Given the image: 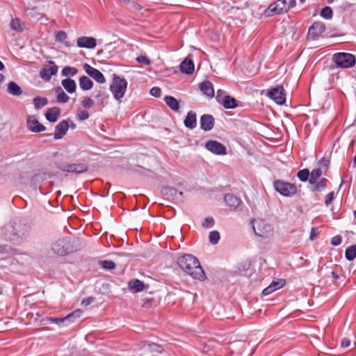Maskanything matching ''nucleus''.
Segmentation results:
<instances>
[{
    "label": "nucleus",
    "mask_w": 356,
    "mask_h": 356,
    "mask_svg": "<svg viewBox=\"0 0 356 356\" xmlns=\"http://www.w3.org/2000/svg\"><path fill=\"white\" fill-rule=\"evenodd\" d=\"M178 264L182 270L193 279L200 281H204L206 279V274L199 260L193 255L186 254L179 257Z\"/></svg>",
    "instance_id": "nucleus-1"
},
{
    "label": "nucleus",
    "mask_w": 356,
    "mask_h": 356,
    "mask_svg": "<svg viewBox=\"0 0 356 356\" xmlns=\"http://www.w3.org/2000/svg\"><path fill=\"white\" fill-rule=\"evenodd\" d=\"M296 0H277L271 3L264 10L266 17H272L286 13L289 9L295 7Z\"/></svg>",
    "instance_id": "nucleus-2"
},
{
    "label": "nucleus",
    "mask_w": 356,
    "mask_h": 356,
    "mask_svg": "<svg viewBox=\"0 0 356 356\" xmlns=\"http://www.w3.org/2000/svg\"><path fill=\"white\" fill-rule=\"evenodd\" d=\"M254 234L264 238L270 239L274 235V229L272 225L263 219L253 220L251 221Z\"/></svg>",
    "instance_id": "nucleus-3"
},
{
    "label": "nucleus",
    "mask_w": 356,
    "mask_h": 356,
    "mask_svg": "<svg viewBox=\"0 0 356 356\" xmlns=\"http://www.w3.org/2000/svg\"><path fill=\"white\" fill-rule=\"evenodd\" d=\"M127 85L128 83L124 78H121L117 75L113 76L112 83L110 85V90L114 98L119 102H122V98L125 94Z\"/></svg>",
    "instance_id": "nucleus-4"
},
{
    "label": "nucleus",
    "mask_w": 356,
    "mask_h": 356,
    "mask_svg": "<svg viewBox=\"0 0 356 356\" xmlns=\"http://www.w3.org/2000/svg\"><path fill=\"white\" fill-rule=\"evenodd\" d=\"M275 191L284 197H292L297 193V187L292 184L284 180L277 179L273 181Z\"/></svg>",
    "instance_id": "nucleus-5"
},
{
    "label": "nucleus",
    "mask_w": 356,
    "mask_h": 356,
    "mask_svg": "<svg viewBox=\"0 0 356 356\" xmlns=\"http://www.w3.org/2000/svg\"><path fill=\"white\" fill-rule=\"evenodd\" d=\"M53 252L58 256H65L75 251L70 245V240L63 238L56 241L52 245Z\"/></svg>",
    "instance_id": "nucleus-6"
},
{
    "label": "nucleus",
    "mask_w": 356,
    "mask_h": 356,
    "mask_svg": "<svg viewBox=\"0 0 356 356\" xmlns=\"http://www.w3.org/2000/svg\"><path fill=\"white\" fill-rule=\"evenodd\" d=\"M58 168L64 172H67L74 174H81L86 172L88 170V166L84 163H56Z\"/></svg>",
    "instance_id": "nucleus-7"
},
{
    "label": "nucleus",
    "mask_w": 356,
    "mask_h": 356,
    "mask_svg": "<svg viewBox=\"0 0 356 356\" xmlns=\"http://www.w3.org/2000/svg\"><path fill=\"white\" fill-rule=\"evenodd\" d=\"M334 60L338 67L349 68L355 63V57L349 53H338L334 55Z\"/></svg>",
    "instance_id": "nucleus-8"
},
{
    "label": "nucleus",
    "mask_w": 356,
    "mask_h": 356,
    "mask_svg": "<svg viewBox=\"0 0 356 356\" xmlns=\"http://www.w3.org/2000/svg\"><path fill=\"white\" fill-rule=\"evenodd\" d=\"M267 96L274 102L280 105H282L286 102V95L284 89L282 86H277L276 87L269 90L267 92Z\"/></svg>",
    "instance_id": "nucleus-9"
},
{
    "label": "nucleus",
    "mask_w": 356,
    "mask_h": 356,
    "mask_svg": "<svg viewBox=\"0 0 356 356\" xmlns=\"http://www.w3.org/2000/svg\"><path fill=\"white\" fill-rule=\"evenodd\" d=\"M26 125L28 129L33 133H40L46 129V127L39 122L35 115L27 117Z\"/></svg>",
    "instance_id": "nucleus-10"
},
{
    "label": "nucleus",
    "mask_w": 356,
    "mask_h": 356,
    "mask_svg": "<svg viewBox=\"0 0 356 356\" xmlns=\"http://www.w3.org/2000/svg\"><path fill=\"white\" fill-rule=\"evenodd\" d=\"M83 69L86 72L94 79L97 82L99 83H104L106 81V79L104 74L97 69L92 67L88 63L83 65Z\"/></svg>",
    "instance_id": "nucleus-11"
},
{
    "label": "nucleus",
    "mask_w": 356,
    "mask_h": 356,
    "mask_svg": "<svg viewBox=\"0 0 356 356\" xmlns=\"http://www.w3.org/2000/svg\"><path fill=\"white\" fill-rule=\"evenodd\" d=\"M205 147L212 153L218 155L226 154V147L220 143L216 140H209L205 144Z\"/></svg>",
    "instance_id": "nucleus-12"
},
{
    "label": "nucleus",
    "mask_w": 356,
    "mask_h": 356,
    "mask_svg": "<svg viewBox=\"0 0 356 356\" xmlns=\"http://www.w3.org/2000/svg\"><path fill=\"white\" fill-rule=\"evenodd\" d=\"M76 44L81 48L93 49L97 45V40L92 37L82 36L78 38Z\"/></svg>",
    "instance_id": "nucleus-13"
},
{
    "label": "nucleus",
    "mask_w": 356,
    "mask_h": 356,
    "mask_svg": "<svg viewBox=\"0 0 356 356\" xmlns=\"http://www.w3.org/2000/svg\"><path fill=\"white\" fill-rule=\"evenodd\" d=\"M214 123V118L211 115L204 114L200 118V128L205 131L211 130L213 128Z\"/></svg>",
    "instance_id": "nucleus-14"
},
{
    "label": "nucleus",
    "mask_w": 356,
    "mask_h": 356,
    "mask_svg": "<svg viewBox=\"0 0 356 356\" xmlns=\"http://www.w3.org/2000/svg\"><path fill=\"white\" fill-rule=\"evenodd\" d=\"M69 129V123L66 120L60 121L55 127L54 139L62 138L67 133Z\"/></svg>",
    "instance_id": "nucleus-15"
},
{
    "label": "nucleus",
    "mask_w": 356,
    "mask_h": 356,
    "mask_svg": "<svg viewBox=\"0 0 356 356\" xmlns=\"http://www.w3.org/2000/svg\"><path fill=\"white\" fill-rule=\"evenodd\" d=\"M325 30V26L323 22H314L309 29L308 35L314 39L323 33Z\"/></svg>",
    "instance_id": "nucleus-16"
},
{
    "label": "nucleus",
    "mask_w": 356,
    "mask_h": 356,
    "mask_svg": "<svg viewBox=\"0 0 356 356\" xmlns=\"http://www.w3.org/2000/svg\"><path fill=\"white\" fill-rule=\"evenodd\" d=\"M180 71L182 73L191 74L194 72L195 66L193 59L190 56H188L180 64Z\"/></svg>",
    "instance_id": "nucleus-17"
},
{
    "label": "nucleus",
    "mask_w": 356,
    "mask_h": 356,
    "mask_svg": "<svg viewBox=\"0 0 356 356\" xmlns=\"http://www.w3.org/2000/svg\"><path fill=\"white\" fill-rule=\"evenodd\" d=\"M49 63L52 64L53 66L43 68L40 72V77L46 81H49L51 76L55 75L58 72V67L55 63L53 61H49Z\"/></svg>",
    "instance_id": "nucleus-18"
},
{
    "label": "nucleus",
    "mask_w": 356,
    "mask_h": 356,
    "mask_svg": "<svg viewBox=\"0 0 356 356\" xmlns=\"http://www.w3.org/2000/svg\"><path fill=\"white\" fill-rule=\"evenodd\" d=\"M224 200L227 206H229L232 209H236L242 203V201L239 197L231 193L226 194Z\"/></svg>",
    "instance_id": "nucleus-19"
},
{
    "label": "nucleus",
    "mask_w": 356,
    "mask_h": 356,
    "mask_svg": "<svg viewBox=\"0 0 356 356\" xmlns=\"http://www.w3.org/2000/svg\"><path fill=\"white\" fill-rule=\"evenodd\" d=\"M184 123L186 127L191 129H194L197 126L196 113L193 111H188Z\"/></svg>",
    "instance_id": "nucleus-20"
},
{
    "label": "nucleus",
    "mask_w": 356,
    "mask_h": 356,
    "mask_svg": "<svg viewBox=\"0 0 356 356\" xmlns=\"http://www.w3.org/2000/svg\"><path fill=\"white\" fill-rule=\"evenodd\" d=\"M128 287L131 292L138 293L144 289L145 284L138 279H134L128 282Z\"/></svg>",
    "instance_id": "nucleus-21"
},
{
    "label": "nucleus",
    "mask_w": 356,
    "mask_h": 356,
    "mask_svg": "<svg viewBox=\"0 0 356 356\" xmlns=\"http://www.w3.org/2000/svg\"><path fill=\"white\" fill-rule=\"evenodd\" d=\"M60 115V109L58 107L50 108L47 110L45 117L50 122H55L57 121Z\"/></svg>",
    "instance_id": "nucleus-22"
},
{
    "label": "nucleus",
    "mask_w": 356,
    "mask_h": 356,
    "mask_svg": "<svg viewBox=\"0 0 356 356\" xmlns=\"http://www.w3.org/2000/svg\"><path fill=\"white\" fill-rule=\"evenodd\" d=\"M143 348L145 350L149 353H161L164 351V348L162 346L154 343L146 342Z\"/></svg>",
    "instance_id": "nucleus-23"
},
{
    "label": "nucleus",
    "mask_w": 356,
    "mask_h": 356,
    "mask_svg": "<svg viewBox=\"0 0 356 356\" xmlns=\"http://www.w3.org/2000/svg\"><path fill=\"white\" fill-rule=\"evenodd\" d=\"M200 89L208 97H212L214 96L213 84L209 81H204L201 83L200 84Z\"/></svg>",
    "instance_id": "nucleus-24"
},
{
    "label": "nucleus",
    "mask_w": 356,
    "mask_h": 356,
    "mask_svg": "<svg viewBox=\"0 0 356 356\" xmlns=\"http://www.w3.org/2000/svg\"><path fill=\"white\" fill-rule=\"evenodd\" d=\"M61 84L65 90L70 94L74 93L76 90L75 81L70 78L63 79Z\"/></svg>",
    "instance_id": "nucleus-25"
},
{
    "label": "nucleus",
    "mask_w": 356,
    "mask_h": 356,
    "mask_svg": "<svg viewBox=\"0 0 356 356\" xmlns=\"http://www.w3.org/2000/svg\"><path fill=\"white\" fill-rule=\"evenodd\" d=\"M10 27L12 30L18 33H21L24 30L25 24L21 21L19 18L15 17L11 19Z\"/></svg>",
    "instance_id": "nucleus-26"
},
{
    "label": "nucleus",
    "mask_w": 356,
    "mask_h": 356,
    "mask_svg": "<svg viewBox=\"0 0 356 356\" xmlns=\"http://www.w3.org/2000/svg\"><path fill=\"white\" fill-rule=\"evenodd\" d=\"M220 104L222 105L223 107L227 109H232L238 106L237 100L234 97L229 95L224 97V99Z\"/></svg>",
    "instance_id": "nucleus-27"
},
{
    "label": "nucleus",
    "mask_w": 356,
    "mask_h": 356,
    "mask_svg": "<svg viewBox=\"0 0 356 356\" xmlns=\"http://www.w3.org/2000/svg\"><path fill=\"white\" fill-rule=\"evenodd\" d=\"M164 101L167 106L172 111L176 112L179 111V103L174 97L167 95L165 97Z\"/></svg>",
    "instance_id": "nucleus-28"
},
{
    "label": "nucleus",
    "mask_w": 356,
    "mask_h": 356,
    "mask_svg": "<svg viewBox=\"0 0 356 356\" xmlns=\"http://www.w3.org/2000/svg\"><path fill=\"white\" fill-rule=\"evenodd\" d=\"M56 101L58 103L65 104L69 101V96L63 91L61 87H57L56 88Z\"/></svg>",
    "instance_id": "nucleus-29"
},
{
    "label": "nucleus",
    "mask_w": 356,
    "mask_h": 356,
    "mask_svg": "<svg viewBox=\"0 0 356 356\" xmlns=\"http://www.w3.org/2000/svg\"><path fill=\"white\" fill-rule=\"evenodd\" d=\"M79 86L83 90H90L93 86V82L86 76H82L79 79Z\"/></svg>",
    "instance_id": "nucleus-30"
},
{
    "label": "nucleus",
    "mask_w": 356,
    "mask_h": 356,
    "mask_svg": "<svg viewBox=\"0 0 356 356\" xmlns=\"http://www.w3.org/2000/svg\"><path fill=\"white\" fill-rule=\"evenodd\" d=\"M7 91L10 95L15 96H19L22 93L21 88L14 81L8 83Z\"/></svg>",
    "instance_id": "nucleus-31"
},
{
    "label": "nucleus",
    "mask_w": 356,
    "mask_h": 356,
    "mask_svg": "<svg viewBox=\"0 0 356 356\" xmlns=\"http://www.w3.org/2000/svg\"><path fill=\"white\" fill-rule=\"evenodd\" d=\"M328 183V180L326 178H322L319 181H316V184H313L314 188L312 189L313 192H318L323 191Z\"/></svg>",
    "instance_id": "nucleus-32"
},
{
    "label": "nucleus",
    "mask_w": 356,
    "mask_h": 356,
    "mask_svg": "<svg viewBox=\"0 0 356 356\" xmlns=\"http://www.w3.org/2000/svg\"><path fill=\"white\" fill-rule=\"evenodd\" d=\"M323 171L320 168L314 169L310 172V177L309 179V183L310 184H316V181L322 175Z\"/></svg>",
    "instance_id": "nucleus-33"
},
{
    "label": "nucleus",
    "mask_w": 356,
    "mask_h": 356,
    "mask_svg": "<svg viewBox=\"0 0 356 356\" xmlns=\"http://www.w3.org/2000/svg\"><path fill=\"white\" fill-rule=\"evenodd\" d=\"M77 72L78 69L75 67L65 66L62 70L61 74L63 76L69 77L75 76Z\"/></svg>",
    "instance_id": "nucleus-34"
},
{
    "label": "nucleus",
    "mask_w": 356,
    "mask_h": 356,
    "mask_svg": "<svg viewBox=\"0 0 356 356\" xmlns=\"http://www.w3.org/2000/svg\"><path fill=\"white\" fill-rule=\"evenodd\" d=\"M347 260L353 261L356 257V244L348 247L345 252Z\"/></svg>",
    "instance_id": "nucleus-35"
},
{
    "label": "nucleus",
    "mask_w": 356,
    "mask_h": 356,
    "mask_svg": "<svg viewBox=\"0 0 356 356\" xmlns=\"http://www.w3.org/2000/svg\"><path fill=\"white\" fill-rule=\"evenodd\" d=\"M34 106L36 109H40L48 104L46 97H35L33 98Z\"/></svg>",
    "instance_id": "nucleus-36"
},
{
    "label": "nucleus",
    "mask_w": 356,
    "mask_h": 356,
    "mask_svg": "<svg viewBox=\"0 0 356 356\" xmlns=\"http://www.w3.org/2000/svg\"><path fill=\"white\" fill-rule=\"evenodd\" d=\"M298 178L303 182H305L307 181H309V177H310V172L309 170L307 168L300 170L297 173Z\"/></svg>",
    "instance_id": "nucleus-37"
},
{
    "label": "nucleus",
    "mask_w": 356,
    "mask_h": 356,
    "mask_svg": "<svg viewBox=\"0 0 356 356\" xmlns=\"http://www.w3.org/2000/svg\"><path fill=\"white\" fill-rule=\"evenodd\" d=\"M333 15L332 10L331 8L326 6L321 10V16L325 19H330L332 18Z\"/></svg>",
    "instance_id": "nucleus-38"
},
{
    "label": "nucleus",
    "mask_w": 356,
    "mask_h": 356,
    "mask_svg": "<svg viewBox=\"0 0 356 356\" xmlns=\"http://www.w3.org/2000/svg\"><path fill=\"white\" fill-rule=\"evenodd\" d=\"M209 238L211 244H217L220 239V233L218 231H212L209 233Z\"/></svg>",
    "instance_id": "nucleus-39"
},
{
    "label": "nucleus",
    "mask_w": 356,
    "mask_h": 356,
    "mask_svg": "<svg viewBox=\"0 0 356 356\" xmlns=\"http://www.w3.org/2000/svg\"><path fill=\"white\" fill-rule=\"evenodd\" d=\"M130 6V8L134 12H139L143 10V7L133 0H129V2H124Z\"/></svg>",
    "instance_id": "nucleus-40"
},
{
    "label": "nucleus",
    "mask_w": 356,
    "mask_h": 356,
    "mask_svg": "<svg viewBox=\"0 0 356 356\" xmlns=\"http://www.w3.org/2000/svg\"><path fill=\"white\" fill-rule=\"evenodd\" d=\"M101 266L106 270H113L115 268V264L112 261L104 260L99 262Z\"/></svg>",
    "instance_id": "nucleus-41"
},
{
    "label": "nucleus",
    "mask_w": 356,
    "mask_h": 356,
    "mask_svg": "<svg viewBox=\"0 0 356 356\" xmlns=\"http://www.w3.org/2000/svg\"><path fill=\"white\" fill-rule=\"evenodd\" d=\"M141 306L143 308L149 309L152 307L154 303V300L152 298H145L141 300Z\"/></svg>",
    "instance_id": "nucleus-42"
},
{
    "label": "nucleus",
    "mask_w": 356,
    "mask_h": 356,
    "mask_svg": "<svg viewBox=\"0 0 356 356\" xmlns=\"http://www.w3.org/2000/svg\"><path fill=\"white\" fill-rule=\"evenodd\" d=\"M81 313H82V312L80 309H76V310L74 311L73 312L70 313V314L67 315L68 321L70 323V322H72L74 321V319H75L76 318H79Z\"/></svg>",
    "instance_id": "nucleus-43"
},
{
    "label": "nucleus",
    "mask_w": 356,
    "mask_h": 356,
    "mask_svg": "<svg viewBox=\"0 0 356 356\" xmlns=\"http://www.w3.org/2000/svg\"><path fill=\"white\" fill-rule=\"evenodd\" d=\"M227 96L228 95H226V92L225 90L219 89L216 92V99L219 104H220L221 102L224 99V97Z\"/></svg>",
    "instance_id": "nucleus-44"
},
{
    "label": "nucleus",
    "mask_w": 356,
    "mask_h": 356,
    "mask_svg": "<svg viewBox=\"0 0 356 356\" xmlns=\"http://www.w3.org/2000/svg\"><path fill=\"white\" fill-rule=\"evenodd\" d=\"M81 104L85 108H90L94 105V102L90 97H85L82 100Z\"/></svg>",
    "instance_id": "nucleus-45"
},
{
    "label": "nucleus",
    "mask_w": 356,
    "mask_h": 356,
    "mask_svg": "<svg viewBox=\"0 0 356 356\" xmlns=\"http://www.w3.org/2000/svg\"><path fill=\"white\" fill-rule=\"evenodd\" d=\"M67 38V33L63 31L57 32L56 35V40L62 42Z\"/></svg>",
    "instance_id": "nucleus-46"
},
{
    "label": "nucleus",
    "mask_w": 356,
    "mask_h": 356,
    "mask_svg": "<svg viewBox=\"0 0 356 356\" xmlns=\"http://www.w3.org/2000/svg\"><path fill=\"white\" fill-rule=\"evenodd\" d=\"M330 160L328 158L323 157L319 161L318 164L321 167H323L325 170L329 168Z\"/></svg>",
    "instance_id": "nucleus-47"
},
{
    "label": "nucleus",
    "mask_w": 356,
    "mask_h": 356,
    "mask_svg": "<svg viewBox=\"0 0 356 356\" xmlns=\"http://www.w3.org/2000/svg\"><path fill=\"white\" fill-rule=\"evenodd\" d=\"M136 60L140 64L148 65L151 63L150 60L145 56L140 55L137 57Z\"/></svg>",
    "instance_id": "nucleus-48"
},
{
    "label": "nucleus",
    "mask_w": 356,
    "mask_h": 356,
    "mask_svg": "<svg viewBox=\"0 0 356 356\" xmlns=\"http://www.w3.org/2000/svg\"><path fill=\"white\" fill-rule=\"evenodd\" d=\"M214 225V219L212 217H207L202 222V227L205 228H209L213 227Z\"/></svg>",
    "instance_id": "nucleus-49"
},
{
    "label": "nucleus",
    "mask_w": 356,
    "mask_h": 356,
    "mask_svg": "<svg viewBox=\"0 0 356 356\" xmlns=\"http://www.w3.org/2000/svg\"><path fill=\"white\" fill-rule=\"evenodd\" d=\"M89 118V113L86 110L80 111L76 115V118L79 120H85Z\"/></svg>",
    "instance_id": "nucleus-50"
},
{
    "label": "nucleus",
    "mask_w": 356,
    "mask_h": 356,
    "mask_svg": "<svg viewBox=\"0 0 356 356\" xmlns=\"http://www.w3.org/2000/svg\"><path fill=\"white\" fill-rule=\"evenodd\" d=\"M49 321L51 322V323H56V324H60L61 323H64L65 321H68V319H67V316L64 318H54V317H50L49 319H48Z\"/></svg>",
    "instance_id": "nucleus-51"
},
{
    "label": "nucleus",
    "mask_w": 356,
    "mask_h": 356,
    "mask_svg": "<svg viewBox=\"0 0 356 356\" xmlns=\"http://www.w3.org/2000/svg\"><path fill=\"white\" fill-rule=\"evenodd\" d=\"M150 94L155 97H159L161 95V90L159 87H153L150 90Z\"/></svg>",
    "instance_id": "nucleus-52"
},
{
    "label": "nucleus",
    "mask_w": 356,
    "mask_h": 356,
    "mask_svg": "<svg viewBox=\"0 0 356 356\" xmlns=\"http://www.w3.org/2000/svg\"><path fill=\"white\" fill-rule=\"evenodd\" d=\"M342 238L339 235H337L332 238L331 244L334 246H337L341 243Z\"/></svg>",
    "instance_id": "nucleus-53"
},
{
    "label": "nucleus",
    "mask_w": 356,
    "mask_h": 356,
    "mask_svg": "<svg viewBox=\"0 0 356 356\" xmlns=\"http://www.w3.org/2000/svg\"><path fill=\"white\" fill-rule=\"evenodd\" d=\"M334 193L333 191L327 194V195L325 196V204L326 206H329L332 203V202L333 201V199H334Z\"/></svg>",
    "instance_id": "nucleus-54"
},
{
    "label": "nucleus",
    "mask_w": 356,
    "mask_h": 356,
    "mask_svg": "<svg viewBox=\"0 0 356 356\" xmlns=\"http://www.w3.org/2000/svg\"><path fill=\"white\" fill-rule=\"evenodd\" d=\"M275 284H270L268 287L265 288L263 290V294L265 296H268L276 291V288L274 287Z\"/></svg>",
    "instance_id": "nucleus-55"
},
{
    "label": "nucleus",
    "mask_w": 356,
    "mask_h": 356,
    "mask_svg": "<svg viewBox=\"0 0 356 356\" xmlns=\"http://www.w3.org/2000/svg\"><path fill=\"white\" fill-rule=\"evenodd\" d=\"M350 339L348 338H343L341 341V346L342 348H348L350 345Z\"/></svg>",
    "instance_id": "nucleus-56"
},
{
    "label": "nucleus",
    "mask_w": 356,
    "mask_h": 356,
    "mask_svg": "<svg viewBox=\"0 0 356 356\" xmlns=\"http://www.w3.org/2000/svg\"><path fill=\"white\" fill-rule=\"evenodd\" d=\"M270 284H275L274 287L276 288V290H277L284 286V281L282 280L277 282L273 281Z\"/></svg>",
    "instance_id": "nucleus-57"
},
{
    "label": "nucleus",
    "mask_w": 356,
    "mask_h": 356,
    "mask_svg": "<svg viewBox=\"0 0 356 356\" xmlns=\"http://www.w3.org/2000/svg\"><path fill=\"white\" fill-rule=\"evenodd\" d=\"M94 300V298L92 297H89L87 298H84L81 301V304L86 306L89 305L90 303H92Z\"/></svg>",
    "instance_id": "nucleus-58"
},
{
    "label": "nucleus",
    "mask_w": 356,
    "mask_h": 356,
    "mask_svg": "<svg viewBox=\"0 0 356 356\" xmlns=\"http://www.w3.org/2000/svg\"><path fill=\"white\" fill-rule=\"evenodd\" d=\"M105 96V90L100 88V90L97 92V94L95 95L97 99L103 98Z\"/></svg>",
    "instance_id": "nucleus-59"
},
{
    "label": "nucleus",
    "mask_w": 356,
    "mask_h": 356,
    "mask_svg": "<svg viewBox=\"0 0 356 356\" xmlns=\"http://www.w3.org/2000/svg\"><path fill=\"white\" fill-rule=\"evenodd\" d=\"M8 247L6 245H0V254H4L6 253H8Z\"/></svg>",
    "instance_id": "nucleus-60"
},
{
    "label": "nucleus",
    "mask_w": 356,
    "mask_h": 356,
    "mask_svg": "<svg viewBox=\"0 0 356 356\" xmlns=\"http://www.w3.org/2000/svg\"><path fill=\"white\" fill-rule=\"evenodd\" d=\"M331 275L333 277V278H334L335 280H338L339 277L338 274L335 271H332Z\"/></svg>",
    "instance_id": "nucleus-61"
},
{
    "label": "nucleus",
    "mask_w": 356,
    "mask_h": 356,
    "mask_svg": "<svg viewBox=\"0 0 356 356\" xmlns=\"http://www.w3.org/2000/svg\"><path fill=\"white\" fill-rule=\"evenodd\" d=\"M314 232H315V229L313 227L312 229V231H311V233H310V238L311 239H313L314 237Z\"/></svg>",
    "instance_id": "nucleus-62"
},
{
    "label": "nucleus",
    "mask_w": 356,
    "mask_h": 356,
    "mask_svg": "<svg viewBox=\"0 0 356 356\" xmlns=\"http://www.w3.org/2000/svg\"><path fill=\"white\" fill-rule=\"evenodd\" d=\"M5 77L2 74H0V83L4 81Z\"/></svg>",
    "instance_id": "nucleus-63"
},
{
    "label": "nucleus",
    "mask_w": 356,
    "mask_h": 356,
    "mask_svg": "<svg viewBox=\"0 0 356 356\" xmlns=\"http://www.w3.org/2000/svg\"><path fill=\"white\" fill-rule=\"evenodd\" d=\"M5 69V66L3 63L0 60V71L3 70Z\"/></svg>",
    "instance_id": "nucleus-64"
}]
</instances>
